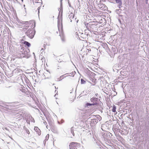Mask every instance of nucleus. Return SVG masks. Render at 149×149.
<instances>
[{"mask_svg": "<svg viewBox=\"0 0 149 149\" xmlns=\"http://www.w3.org/2000/svg\"><path fill=\"white\" fill-rule=\"evenodd\" d=\"M26 132L27 134H29L30 133L29 132L28 129H25Z\"/></svg>", "mask_w": 149, "mask_h": 149, "instance_id": "cd10ccee", "label": "nucleus"}, {"mask_svg": "<svg viewBox=\"0 0 149 149\" xmlns=\"http://www.w3.org/2000/svg\"><path fill=\"white\" fill-rule=\"evenodd\" d=\"M76 35H77L79 38L81 40H84V38H85L86 35L83 33L78 32L76 33Z\"/></svg>", "mask_w": 149, "mask_h": 149, "instance_id": "39448f33", "label": "nucleus"}, {"mask_svg": "<svg viewBox=\"0 0 149 149\" xmlns=\"http://www.w3.org/2000/svg\"><path fill=\"white\" fill-rule=\"evenodd\" d=\"M87 106H91V105H93V103H87L86 104Z\"/></svg>", "mask_w": 149, "mask_h": 149, "instance_id": "bb28decb", "label": "nucleus"}, {"mask_svg": "<svg viewBox=\"0 0 149 149\" xmlns=\"http://www.w3.org/2000/svg\"><path fill=\"white\" fill-rule=\"evenodd\" d=\"M90 119L91 120V123L92 124L93 123L94 125L96 124L98 122V120L94 118H91Z\"/></svg>", "mask_w": 149, "mask_h": 149, "instance_id": "9d476101", "label": "nucleus"}, {"mask_svg": "<svg viewBox=\"0 0 149 149\" xmlns=\"http://www.w3.org/2000/svg\"><path fill=\"white\" fill-rule=\"evenodd\" d=\"M74 14H73L72 13H70L69 16L68 17H69V19L70 20V22H72V19H73L74 18Z\"/></svg>", "mask_w": 149, "mask_h": 149, "instance_id": "4468645a", "label": "nucleus"}, {"mask_svg": "<svg viewBox=\"0 0 149 149\" xmlns=\"http://www.w3.org/2000/svg\"><path fill=\"white\" fill-rule=\"evenodd\" d=\"M119 132H120L121 134L125 135H127L128 133L127 130H123L121 131L120 130Z\"/></svg>", "mask_w": 149, "mask_h": 149, "instance_id": "f8f14e48", "label": "nucleus"}, {"mask_svg": "<svg viewBox=\"0 0 149 149\" xmlns=\"http://www.w3.org/2000/svg\"><path fill=\"white\" fill-rule=\"evenodd\" d=\"M78 1H79V0H78Z\"/></svg>", "mask_w": 149, "mask_h": 149, "instance_id": "ea45409f", "label": "nucleus"}, {"mask_svg": "<svg viewBox=\"0 0 149 149\" xmlns=\"http://www.w3.org/2000/svg\"><path fill=\"white\" fill-rule=\"evenodd\" d=\"M24 44L28 47H29L31 46V44L28 42L25 41L24 42Z\"/></svg>", "mask_w": 149, "mask_h": 149, "instance_id": "6ab92c4d", "label": "nucleus"}, {"mask_svg": "<svg viewBox=\"0 0 149 149\" xmlns=\"http://www.w3.org/2000/svg\"><path fill=\"white\" fill-rule=\"evenodd\" d=\"M115 67H116V66H114L113 67V69H114V68H115Z\"/></svg>", "mask_w": 149, "mask_h": 149, "instance_id": "f704fd0d", "label": "nucleus"}, {"mask_svg": "<svg viewBox=\"0 0 149 149\" xmlns=\"http://www.w3.org/2000/svg\"><path fill=\"white\" fill-rule=\"evenodd\" d=\"M27 55V52H22L19 51L17 53V56L18 58H20L26 57Z\"/></svg>", "mask_w": 149, "mask_h": 149, "instance_id": "20e7f679", "label": "nucleus"}, {"mask_svg": "<svg viewBox=\"0 0 149 149\" xmlns=\"http://www.w3.org/2000/svg\"><path fill=\"white\" fill-rule=\"evenodd\" d=\"M0 105L2 106L3 107H5V106L4 104H3L2 105Z\"/></svg>", "mask_w": 149, "mask_h": 149, "instance_id": "c756f323", "label": "nucleus"}, {"mask_svg": "<svg viewBox=\"0 0 149 149\" xmlns=\"http://www.w3.org/2000/svg\"><path fill=\"white\" fill-rule=\"evenodd\" d=\"M101 0H94L93 2L94 5H97L98 6L99 4H100L101 3Z\"/></svg>", "mask_w": 149, "mask_h": 149, "instance_id": "ddd939ff", "label": "nucleus"}, {"mask_svg": "<svg viewBox=\"0 0 149 149\" xmlns=\"http://www.w3.org/2000/svg\"><path fill=\"white\" fill-rule=\"evenodd\" d=\"M19 51H22V52H27L26 51V47H21V48L19 49Z\"/></svg>", "mask_w": 149, "mask_h": 149, "instance_id": "f3484780", "label": "nucleus"}, {"mask_svg": "<svg viewBox=\"0 0 149 149\" xmlns=\"http://www.w3.org/2000/svg\"><path fill=\"white\" fill-rule=\"evenodd\" d=\"M64 122V121L63 120H61V123H63Z\"/></svg>", "mask_w": 149, "mask_h": 149, "instance_id": "72a5a7b5", "label": "nucleus"}, {"mask_svg": "<svg viewBox=\"0 0 149 149\" xmlns=\"http://www.w3.org/2000/svg\"><path fill=\"white\" fill-rule=\"evenodd\" d=\"M62 0H60V7L59 8L60 10L59 12H60L61 10H62Z\"/></svg>", "mask_w": 149, "mask_h": 149, "instance_id": "412c9836", "label": "nucleus"}, {"mask_svg": "<svg viewBox=\"0 0 149 149\" xmlns=\"http://www.w3.org/2000/svg\"><path fill=\"white\" fill-rule=\"evenodd\" d=\"M81 84H85L86 83V81L84 80L83 79H81Z\"/></svg>", "mask_w": 149, "mask_h": 149, "instance_id": "393cba45", "label": "nucleus"}, {"mask_svg": "<svg viewBox=\"0 0 149 149\" xmlns=\"http://www.w3.org/2000/svg\"><path fill=\"white\" fill-rule=\"evenodd\" d=\"M43 123L45 124V125H46V124H45V123H46V122H45V121H44L43 122Z\"/></svg>", "mask_w": 149, "mask_h": 149, "instance_id": "473e14b6", "label": "nucleus"}, {"mask_svg": "<svg viewBox=\"0 0 149 149\" xmlns=\"http://www.w3.org/2000/svg\"><path fill=\"white\" fill-rule=\"evenodd\" d=\"M60 35L61 36V39L62 40L64 41L65 40L64 37L63 35L62 34V33L61 32V33L60 34Z\"/></svg>", "mask_w": 149, "mask_h": 149, "instance_id": "aec40b11", "label": "nucleus"}, {"mask_svg": "<svg viewBox=\"0 0 149 149\" xmlns=\"http://www.w3.org/2000/svg\"><path fill=\"white\" fill-rule=\"evenodd\" d=\"M29 26H23V27H21V28H22V29H21V30H22L23 31H25V30H26L27 29H28Z\"/></svg>", "mask_w": 149, "mask_h": 149, "instance_id": "a211bd4d", "label": "nucleus"}, {"mask_svg": "<svg viewBox=\"0 0 149 149\" xmlns=\"http://www.w3.org/2000/svg\"><path fill=\"white\" fill-rule=\"evenodd\" d=\"M91 118H96L98 120H98L100 121L101 119V117L99 115H92L89 118V119Z\"/></svg>", "mask_w": 149, "mask_h": 149, "instance_id": "1a4fd4ad", "label": "nucleus"}, {"mask_svg": "<svg viewBox=\"0 0 149 149\" xmlns=\"http://www.w3.org/2000/svg\"><path fill=\"white\" fill-rule=\"evenodd\" d=\"M90 25H91V24H87V26H90Z\"/></svg>", "mask_w": 149, "mask_h": 149, "instance_id": "7c9ffc66", "label": "nucleus"}, {"mask_svg": "<svg viewBox=\"0 0 149 149\" xmlns=\"http://www.w3.org/2000/svg\"><path fill=\"white\" fill-rule=\"evenodd\" d=\"M79 143L75 142H72L71 143L70 145V149H77V148L80 146Z\"/></svg>", "mask_w": 149, "mask_h": 149, "instance_id": "7ed1b4c3", "label": "nucleus"}, {"mask_svg": "<svg viewBox=\"0 0 149 149\" xmlns=\"http://www.w3.org/2000/svg\"><path fill=\"white\" fill-rule=\"evenodd\" d=\"M98 6L100 9L104 11L107 10V6L104 4L101 3L99 4Z\"/></svg>", "mask_w": 149, "mask_h": 149, "instance_id": "423d86ee", "label": "nucleus"}, {"mask_svg": "<svg viewBox=\"0 0 149 149\" xmlns=\"http://www.w3.org/2000/svg\"><path fill=\"white\" fill-rule=\"evenodd\" d=\"M74 128L73 127H71V132L73 136H74Z\"/></svg>", "mask_w": 149, "mask_h": 149, "instance_id": "b1692460", "label": "nucleus"}, {"mask_svg": "<svg viewBox=\"0 0 149 149\" xmlns=\"http://www.w3.org/2000/svg\"><path fill=\"white\" fill-rule=\"evenodd\" d=\"M17 22L16 23V26L18 28H20V26H22L24 24H31V23L32 21H29L24 22L21 20H20L19 19L17 20Z\"/></svg>", "mask_w": 149, "mask_h": 149, "instance_id": "f03ea898", "label": "nucleus"}, {"mask_svg": "<svg viewBox=\"0 0 149 149\" xmlns=\"http://www.w3.org/2000/svg\"><path fill=\"white\" fill-rule=\"evenodd\" d=\"M58 30H59V29L61 28V26L60 24H59L58 22Z\"/></svg>", "mask_w": 149, "mask_h": 149, "instance_id": "a878e982", "label": "nucleus"}, {"mask_svg": "<svg viewBox=\"0 0 149 149\" xmlns=\"http://www.w3.org/2000/svg\"><path fill=\"white\" fill-rule=\"evenodd\" d=\"M34 130L36 132L38 135H40L41 134V131L38 127H35Z\"/></svg>", "mask_w": 149, "mask_h": 149, "instance_id": "2eb2a0df", "label": "nucleus"}, {"mask_svg": "<svg viewBox=\"0 0 149 149\" xmlns=\"http://www.w3.org/2000/svg\"><path fill=\"white\" fill-rule=\"evenodd\" d=\"M32 120H33V121H34V122H35V121L34 120L33 118H32Z\"/></svg>", "mask_w": 149, "mask_h": 149, "instance_id": "e433bc0d", "label": "nucleus"}, {"mask_svg": "<svg viewBox=\"0 0 149 149\" xmlns=\"http://www.w3.org/2000/svg\"><path fill=\"white\" fill-rule=\"evenodd\" d=\"M47 125L46 126V127H47Z\"/></svg>", "mask_w": 149, "mask_h": 149, "instance_id": "4c0bfd02", "label": "nucleus"}, {"mask_svg": "<svg viewBox=\"0 0 149 149\" xmlns=\"http://www.w3.org/2000/svg\"><path fill=\"white\" fill-rule=\"evenodd\" d=\"M116 107L115 105H113V108L112 109V111L113 112H115L116 111Z\"/></svg>", "mask_w": 149, "mask_h": 149, "instance_id": "5701e85b", "label": "nucleus"}, {"mask_svg": "<svg viewBox=\"0 0 149 149\" xmlns=\"http://www.w3.org/2000/svg\"><path fill=\"white\" fill-rule=\"evenodd\" d=\"M116 3L118 4V7L119 8L122 7V3L121 0H115Z\"/></svg>", "mask_w": 149, "mask_h": 149, "instance_id": "9b49d317", "label": "nucleus"}, {"mask_svg": "<svg viewBox=\"0 0 149 149\" xmlns=\"http://www.w3.org/2000/svg\"><path fill=\"white\" fill-rule=\"evenodd\" d=\"M148 0H146V3H147L148 2Z\"/></svg>", "mask_w": 149, "mask_h": 149, "instance_id": "2f4dec72", "label": "nucleus"}, {"mask_svg": "<svg viewBox=\"0 0 149 149\" xmlns=\"http://www.w3.org/2000/svg\"><path fill=\"white\" fill-rule=\"evenodd\" d=\"M39 8H40V7H38V13H39Z\"/></svg>", "mask_w": 149, "mask_h": 149, "instance_id": "c9c22d12", "label": "nucleus"}, {"mask_svg": "<svg viewBox=\"0 0 149 149\" xmlns=\"http://www.w3.org/2000/svg\"><path fill=\"white\" fill-rule=\"evenodd\" d=\"M36 3H38V2L36 1Z\"/></svg>", "mask_w": 149, "mask_h": 149, "instance_id": "58836bf2", "label": "nucleus"}, {"mask_svg": "<svg viewBox=\"0 0 149 149\" xmlns=\"http://www.w3.org/2000/svg\"><path fill=\"white\" fill-rule=\"evenodd\" d=\"M65 75V74H64V75H62L61 76L60 78V79H63V76H64V75Z\"/></svg>", "mask_w": 149, "mask_h": 149, "instance_id": "c85d7f7f", "label": "nucleus"}, {"mask_svg": "<svg viewBox=\"0 0 149 149\" xmlns=\"http://www.w3.org/2000/svg\"><path fill=\"white\" fill-rule=\"evenodd\" d=\"M49 134H47L46 135V137H45V140L44 141V142H46V141H47V140L49 139Z\"/></svg>", "mask_w": 149, "mask_h": 149, "instance_id": "4be33fe9", "label": "nucleus"}, {"mask_svg": "<svg viewBox=\"0 0 149 149\" xmlns=\"http://www.w3.org/2000/svg\"><path fill=\"white\" fill-rule=\"evenodd\" d=\"M98 98L96 97H93L91 99V101L93 105H96L97 104Z\"/></svg>", "mask_w": 149, "mask_h": 149, "instance_id": "0eeeda50", "label": "nucleus"}, {"mask_svg": "<svg viewBox=\"0 0 149 149\" xmlns=\"http://www.w3.org/2000/svg\"><path fill=\"white\" fill-rule=\"evenodd\" d=\"M22 71V70L19 68H16L14 70L13 72V73H18L19 72Z\"/></svg>", "mask_w": 149, "mask_h": 149, "instance_id": "dca6fc26", "label": "nucleus"}, {"mask_svg": "<svg viewBox=\"0 0 149 149\" xmlns=\"http://www.w3.org/2000/svg\"><path fill=\"white\" fill-rule=\"evenodd\" d=\"M35 33V31L32 28H29L26 32L27 36L31 39H32L34 37Z\"/></svg>", "mask_w": 149, "mask_h": 149, "instance_id": "f257e3e1", "label": "nucleus"}, {"mask_svg": "<svg viewBox=\"0 0 149 149\" xmlns=\"http://www.w3.org/2000/svg\"><path fill=\"white\" fill-rule=\"evenodd\" d=\"M111 134L109 132H106L104 133L103 135V137L105 139H108L110 137V136Z\"/></svg>", "mask_w": 149, "mask_h": 149, "instance_id": "6e6552de", "label": "nucleus"}]
</instances>
